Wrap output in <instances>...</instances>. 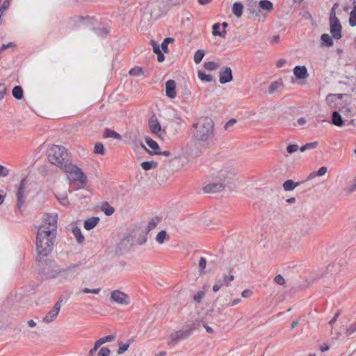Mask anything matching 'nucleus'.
<instances>
[{"mask_svg": "<svg viewBox=\"0 0 356 356\" xmlns=\"http://www.w3.org/2000/svg\"><path fill=\"white\" fill-rule=\"evenodd\" d=\"M243 10V6L241 3L236 2L233 4L232 12L236 17H241Z\"/></svg>", "mask_w": 356, "mask_h": 356, "instance_id": "b1692460", "label": "nucleus"}, {"mask_svg": "<svg viewBox=\"0 0 356 356\" xmlns=\"http://www.w3.org/2000/svg\"><path fill=\"white\" fill-rule=\"evenodd\" d=\"M327 171V169L326 167H325V166L321 167L317 171L311 172L308 175L307 179H312L317 176H319V177L323 176L324 175H325Z\"/></svg>", "mask_w": 356, "mask_h": 356, "instance_id": "c756f323", "label": "nucleus"}, {"mask_svg": "<svg viewBox=\"0 0 356 356\" xmlns=\"http://www.w3.org/2000/svg\"><path fill=\"white\" fill-rule=\"evenodd\" d=\"M94 152L95 154L104 155V147L102 143H96L94 147Z\"/></svg>", "mask_w": 356, "mask_h": 356, "instance_id": "49530a36", "label": "nucleus"}, {"mask_svg": "<svg viewBox=\"0 0 356 356\" xmlns=\"http://www.w3.org/2000/svg\"><path fill=\"white\" fill-rule=\"evenodd\" d=\"M168 6H175L184 3L186 0H166Z\"/></svg>", "mask_w": 356, "mask_h": 356, "instance_id": "603ef678", "label": "nucleus"}, {"mask_svg": "<svg viewBox=\"0 0 356 356\" xmlns=\"http://www.w3.org/2000/svg\"><path fill=\"white\" fill-rule=\"evenodd\" d=\"M220 24L219 23L214 24L212 26V34L213 35H218L221 38H225L226 35V31L222 29L220 31Z\"/></svg>", "mask_w": 356, "mask_h": 356, "instance_id": "cd10ccee", "label": "nucleus"}, {"mask_svg": "<svg viewBox=\"0 0 356 356\" xmlns=\"http://www.w3.org/2000/svg\"><path fill=\"white\" fill-rule=\"evenodd\" d=\"M140 145H141L142 148H143L145 151H147L149 154H163V155H164L165 156H168L170 155V152H168V151H164V152H154L152 153V152H149L148 150V149L143 143H141Z\"/></svg>", "mask_w": 356, "mask_h": 356, "instance_id": "09e8293b", "label": "nucleus"}, {"mask_svg": "<svg viewBox=\"0 0 356 356\" xmlns=\"http://www.w3.org/2000/svg\"><path fill=\"white\" fill-rule=\"evenodd\" d=\"M75 274L76 268L73 266L60 269L56 274H53L52 277L58 276L62 280H71Z\"/></svg>", "mask_w": 356, "mask_h": 356, "instance_id": "f8f14e48", "label": "nucleus"}, {"mask_svg": "<svg viewBox=\"0 0 356 356\" xmlns=\"http://www.w3.org/2000/svg\"><path fill=\"white\" fill-rule=\"evenodd\" d=\"M151 45L152 47L153 51L155 54L160 53V51H161L160 47H159V45L155 41L151 40Z\"/></svg>", "mask_w": 356, "mask_h": 356, "instance_id": "052dcab7", "label": "nucleus"}, {"mask_svg": "<svg viewBox=\"0 0 356 356\" xmlns=\"http://www.w3.org/2000/svg\"><path fill=\"white\" fill-rule=\"evenodd\" d=\"M214 137V122L209 117H200L192 125V138L195 143L209 146Z\"/></svg>", "mask_w": 356, "mask_h": 356, "instance_id": "f03ea898", "label": "nucleus"}, {"mask_svg": "<svg viewBox=\"0 0 356 356\" xmlns=\"http://www.w3.org/2000/svg\"><path fill=\"white\" fill-rule=\"evenodd\" d=\"M321 44L324 47H331L333 44L332 38L326 33H324L321 37Z\"/></svg>", "mask_w": 356, "mask_h": 356, "instance_id": "c85d7f7f", "label": "nucleus"}, {"mask_svg": "<svg viewBox=\"0 0 356 356\" xmlns=\"http://www.w3.org/2000/svg\"><path fill=\"white\" fill-rule=\"evenodd\" d=\"M100 347V345L97 343V341H96L94 347L89 351L88 356H94L96 351L98 350V348Z\"/></svg>", "mask_w": 356, "mask_h": 356, "instance_id": "bf43d9fd", "label": "nucleus"}, {"mask_svg": "<svg viewBox=\"0 0 356 356\" xmlns=\"http://www.w3.org/2000/svg\"><path fill=\"white\" fill-rule=\"evenodd\" d=\"M9 171L7 168L0 165V176L6 177L8 176Z\"/></svg>", "mask_w": 356, "mask_h": 356, "instance_id": "338daca9", "label": "nucleus"}, {"mask_svg": "<svg viewBox=\"0 0 356 356\" xmlns=\"http://www.w3.org/2000/svg\"><path fill=\"white\" fill-rule=\"evenodd\" d=\"M206 266H207V260L204 257H201L200 259H199V262H198V267H199V271L201 274H204L205 273V268H206Z\"/></svg>", "mask_w": 356, "mask_h": 356, "instance_id": "79ce46f5", "label": "nucleus"}, {"mask_svg": "<svg viewBox=\"0 0 356 356\" xmlns=\"http://www.w3.org/2000/svg\"><path fill=\"white\" fill-rule=\"evenodd\" d=\"M170 240V235L166 230H161L156 236L155 241L159 245H163Z\"/></svg>", "mask_w": 356, "mask_h": 356, "instance_id": "412c9836", "label": "nucleus"}, {"mask_svg": "<svg viewBox=\"0 0 356 356\" xmlns=\"http://www.w3.org/2000/svg\"><path fill=\"white\" fill-rule=\"evenodd\" d=\"M204 56V51L202 49H199L195 53L193 56V60L195 63L198 64L202 61Z\"/></svg>", "mask_w": 356, "mask_h": 356, "instance_id": "4c0bfd02", "label": "nucleus"}, {"mask_svg": "<svg viewBox=\"0 0 356 356\" xmlns=\"http://www.w3.org/2000/svg\"><path fill=\"white\" fill-rule=\"evenodd\" d=\"M348 190V192H353L356 191V177L353 179V180L349 185Z\"/></svg>", "mask_w": 356, "mask_h": 356, "instance_id": "680f3d73", "label": "nucleus"}, {"mask_svg": "<svg viewBox=\"0 0 356 356\" xmlns=\"http://www.w3.org/2000/svg\"><path fill=\"white\" fill-rule=\"evenodd\" d=\"M10 1L5 0L3 3V5L0 8L1 12L4 13V11L10 6Z\"/></svg>", "mask_w": 356, "mask_h": 356, "instance_id": "69168bd1", "label": "nucleus"}, {"mask_svg": "<svg viewBox=\"0 0 356 356\" xmlns=\"http://www.w3.org/2000/svg\"><path fill=\"white\" fill-rule=\"evenodd\" d=\"M47 155L49 161L60 168L67 163V153L63 146L56 145L51 146L47 149Z\"/></svg>", "mask_w": 356, "mask_h": 356, "instance_id": "7ed1b4c3", "label": "nucleus"}, {"mask_svg": "<svg viewBox=\"0 0 356 356\" xmlns=\"http://www.w3.org/2000/svg\"><path fill=\"white\" fill-rule=\"evenodd\" d=\"M148 126L152 134L160 136V133L161 132V126L156 116L153 115L149 118Z\"/></svg>", "mask_w": 356, "mask_h": 356, "instance_id": "2eb2a0df", "label": "nucleus"}, {"mask_svg": "<svg viewBox=\"0 0 356 356\" xmlns=\"http://www.w3.org/2000/svg\"><path fill=\"white\" fill-rule=\"evenodd\" d=\"M129 345H130V342L129 341H127L126 343H124L122 341H120L118 343V346H119V348L118 350V355H122L123 354L124 352H126L129 347Z\"/></svg>", "mask_w": 356, "mask_h": 356, "instance_id": "c9c22d12", "label": "nucleus"}, {"mask_svg": "<svg viewBox=\"0 0 356 356\" xmlns=\"http://www.w3.org/2000/svg\"><path fill=\"white\" fill-rule=\"evenodd\" d=\"M161 222V218H159V217H155L152 219H151L146 227H145V229H143L144 232L146 233V234L147 235V234L151 232L152 230L154 229L157 225H159V223Z\"/></svg>", "mask_w": 356, "mask_h": 356, "instance_id": "4be33fe9", "label": "nucleus"}, {"mask_svg": "<svg viewBox=\"0 0 356 356\" xmlns=\"http://www.w3.org/2000/svg\"><path fill=\"white\" fill-rule=\"evenodd\" d=\"M236 123V120L235 119H231L228 122L225 123L224 125V129L228 130L230 127L234 126Z\"/></svg>", "mask_w": 356, "mask_h": 356, "instance_id": "13d9d810", "label": "nucleus"}, {"mask_svg": "<svg viewBox=\"0 0 356 356\" xmlns=\"http://www.w3.org/2000/svg\"><path fill=\"white\" fill-rule=\"evenodd\" d=\"M204 292L202 291H200L193 296V300L196 302L200 303L202 298L204 297Z\"/></svg>", "mask_w": 356, "mask_h": 356, "instance_id": "8fccbe9b", "label": "nucleus"}, {"mask_svg": "<svg viewBox=\"0 0 356 356\" xmlns=\"http://www.w3.org/2000/svg\"><path fill=\"white\" fill-rule=\"evenodd\" d=\"M332 123L337 127H341L343 124V121L340 114L334 111L332 115Z\"/></svg>", "mask_w": 356, "mask_h": 356, "instance_id": "bb28decb", "label": "nucleus"}, {"mask_svg": "<svg viewBox=\"0 0 356 356\" xmlns=\"http://www.w3.org/2000/svg\"><path fill=\"white\" fill-rule=\"evenodd\" d=\"M274 282L280 286H284L286 281L283 276L279 274L275 277Z\"/></svg>", "mask_w": 356, "mask_h": 356, "instance_id": "3c124183", "label": "nucleus"}, {"mask_svg": "<svg viewBox=\"0 0 356 356\" xmlns=\"http://www.w3.org/2000/svg\"><path fill=\"white\" fill-rule=\"evenodd\" d=\"M111 350L108 348H102L99 350L97 356H110Z\"/></svg>", "mask_w": 356, "mask_h": 356, "instance_id": "6e6d98bb", "label": "nucleus"}, {"mask_svg": "<svg viewBox=\"0 0 356 356\" xmlns=\"http://www.w3.org/2000/svg\"><path fill=\"white\" fill-rule=\"evenodd\" d=\"M317 145H318L317 141H314L312 143H306L305 145H302L300 148V152H303L308 149H315L317 147Z\"/></svg>", "mask_w": 356, "mask_h": 356, "instance_id": "ea45409f", "label": "nucleus"}, {"mask_svg": "<svg viewBox=\"0 0 356 356\" xmlns=\"http://www.w3.org/2000/svg\"><path fill=\"white\" fill-rule=\"evenodd\" d=\"M114 339H115V336L108 335V336L104 337L102 338H100L99 339L97 340V343H99L101 346L106 342H110V341H113Z\"/></svg>", "mask_w": 356, "mask_h": 356, "instance_id": "c03bdc74", "label": "nucleus"}, {"mask_svg": "<svg viewBox=\"0 0 356 356\" xmlns=\"http://www.w3.org/2000/svg\"><path fill=\"white\" fill-rule=\"evenodd\" d=\"M197 76L202 81L211 82L213 80L211 75L206 74L204 72L200 70L197 72Z\"/></svg>", "mask_w": 356, "mask_h": 356, "instance_id": "e433bc0d", "label": "nucleus"}, {"mask_svg": "<svg viewBox=\"0 0 356 356\" xmlns=\"http://www.w3.org/2000/svg\"><path fill=\"white\" fill-rule=\"evenodd\" d=\"M280 83H278V82H273L270 84V87H269V90H270V92H274L275 90H276L280 86Z\"/></svg>", "mask_w": 356, "mask_h": 356, "instance_id": "e2e57ef3", "label": "nucleus"}, {"mask_svg": "<svg viewBox=\"0 0 356 356\" xmlns=\"http://www.w3.org/2000/svg\"><path fill=\"white\" fill-rule=\"evenodd\" d=\"M252 294V291L250 289H245L242 291L241 296L245 298H250Z\"/></svg>", "mask_w": 356, "mask_h": 356, "instance_id": "774afa93", "label": "nucleus"}, {"mask_svg": "<svg viewBox=\"0 0 356 356\" xmlns=\"http://www.w3.org/2000/svg\"><path fill=\"white\" fill-rule=\"evenodd\" d=\"M225 187L216 179H212V181L205 184L202 188L205 193H213L223 191Z\"/></svg>", "mask_w": 356, "mask_h": 356, "instance_id": "9b49d317", "label": "nucleus"}, {"mask_svg": "<svg viewBox=\"0 0 356 356\" xmlns=\"http://www.w3.org/2000/svg\"><path fill=\"white\" fill-rule=\"evenodd\" d=\"M233 80L232 69L229 67L222 68L219 72V81L222 84L231 82Z\"/></svg>", "mask_w": 356, "mask_h": 356, "instance_id": "4468645a", "label": "nucleus"}, {"mask_svg": "<svg viewBox=\"0 0 356 356\" xmlns=\"http://www.w3.org/2000/svg\"><path fill=\"white\" fill-rule=\"evenodd\" d=\"M109 300L111 303L120 307H128L131 304L129 294L119 289L111 291Z\"/></svg>", "mask_w": 356, "mask_h": 356, "instance_id": "39448f33", "label": "nucleus"}, {"mask_svg": "<svg viewBox=\"0 0 356 356\" xmlns=\"http://www.w3.org/2000/svg\"><path fill=\"white\" fill-rule=\"evenodd\" d=\"M338 6V3H334L331 8L330 14V33L332 37L337 40L341 38V25L336 16V10Z\"/></svg>", "mask_w": 356, "mask_h": 356, "instance_id": "0eeeda50", "label": "nucleus"}, {"mask_svg": "<svg viewBox=\"0 0 356 356\" xmlns=\"http://www.w3.org/2000/svg\"><path fill=\"white\" fill-rule=\"evenodd\" d=\"M250 196L254 200L260 199L261 197L264 196V188L263 190L257 187L252 188L250 193Z\"/></svg>", "mask_w": 356, "mask_h": 356, "instance_id": "393cba45", "label": "nucleus"}, {"mask_svg": "<svg viewBox=\"0 0 356 356\" xmlns=\"http://www.w3.org/2000/svg\"><path fill=\"white\" fill-rule=\"evenodd\" d=\"M57 199L59 201V202L63 206H68L70 204V202L67 200V194L63 193V194L58 195Z\"/></svg>", "mask_w": 356, "mask_h": 356, "instance_id": "37998d69", "label": "nucleus"}, {"mask_svg": "<svg viewBox=\"0 0 356 356\" xmlns=\"http://www.w3.org/2000/svg\"><path fill=\"white\" fill-rule=\"evenodd\" d=\"M157 166V163L151 161H144L141 163V167L145 170H149L152 168H155Z\"/></svg>", "mask_w": 356, "mask_h": 356, "instance_id": "58836bf2", "label": "nucleus"}, {"mask_svg": "<svg viewBox=\"0 0 356 356\" xmlns=\"http://www.w3.org/2000/svg\"><path fill=\"white\" fill-rule=\"evenodd\" d=\"M356 332V321L350 324L346 330V336H350Z\"/></svg>", "mask_w": 356, "mask_h": 356, "instance_id": "de8ad7c7", "label": "nucleus"}, {"mask_svg": "<svg viewBox=\"0 0 356 356\" xmlns=\"http://www.w3.org/2000/svg\"><path fill=\"white\" fill-rule=\"evenodd\" d=\"M56 213H45L42 216L41 225L38 227L35 236V247L38 259H42L52 251L57 229Z\"/></svg>", "mask_w": 356, "mask_h": 356, "instance_id": "f257e3e1", "label": "nucleus"}, {"mask_svg": "<svg viewBox=\"0 0 356 356\" xmlns=\"http://www.w3.org/2000/svg\"><path fill=\"white\" fill-rule=\"evenodd\" d=\"M103 210L106 216H111L114 213V209L108 204L103 207Z\"/></svg>", "mask_w": 356, "mask_h": 356, "instance_id": "864d4df0", "label": "nucleus"}, {"mask_svg": "<svg viewBox=\"0 0 356 356\" xmlns=\"http://www.w3.org/2000/svg\"><path fill=\"white\" fill-rule=\"evenodd\" d=\"M349 24L351 26H356V5L354 6L353 9L350 13Z\"/></svg>", "mask_w": 356, "mask_h": 356, "instance_id": "a19ab883", "label": "nucleus"}, {"mask_svg": "<svg viewBox=\"0 0 356 356\" xmlns=\"http://www.w3.org/2000/svg\"><path fill=\"white\" fill-rule=\"evenodd\" d=\"M99 221V218L98 217L88 218L84 222V228L87 230H90L97 225Z\"/></svg>", "mask_w": 356, "mask_h": 356, "instance_id": "5701e85b", "label": "nucleus"}, {"mask_svg": "<svg viewBox=\"0 0 356 356\" xmlns=\"http://www.w3.org/2000/svg\"><path fill=\"white\" fill-rule=\"evenodd\" d=\"M26 179H23L21 181L19 187L18 188V192H17V201H18V203H17V206H18L19 209L21 208V207H22V204L24 202L23 197H24V190H25V188H26Z\"/></svg>", "mask_w": 356, "mask_h": 356, "instance_id": "6ab92c4d", "label": "nucleus"}, {"mask_svg": "<svg viewBox=\"0 0 356 356\" xmlns=\"http://www.w3.org/2000/svg\"><path fill=\"white\" fill-rule=\"evenodd\" d=\"M343 114H347L349 116L353 115V109L352 108H344L341 110Z\"/></svg>", "mask_w": 356, "mask_h": 356, "instance_id": "0e129e2a", "label": "nucleus"}, {"mask_svg": "<svg viewBox=\"0 0 356 356\" xmlns=\"http://www.w3.org/2000/svg\"><path fill=\"white\" fill-rule=\"evenodd\" d=\"M148 8L152 18L157 19L168 10V6L163 2H153L149 4Z\"/></svg>", "mask_w": 356, "mask_h": 356, "instance_id": "9d476101", "label": "nucleus"}, {"mask_svg": "<svg viewBox=\"0 0 356 356\" xmlns=\"http://www.w3.org/2000/svg\"><path fill=\"white\" fill-rule=\"evenodd\" d=\"M127 236L131 239V244L134 242H136L139 245H143L147 240L146 233L138 226H134L130 233Z\"/></svg>", "mask_w": 356, "mask_h": 356, "instance_id": "1a4fd4ad", "label": "nucleus"}, {"mask_svg": "<svg viewBox=\"0 0 356 356\" xmlns=\"http://www.w3.org/2000/svg\"><path fill=\"white\" fill-rule=\"evenodd\" d=\"M131 245V239L127 236L124 237L118 244L116 253L122 254L124 250H127Z\"/></svg>", "mask_w": 356, "mask_h": 356, "instance_id": "a211bd4d", "label": "nucleus"}, {"mask_svg": "<svg viewBox=\"0 0 356 356\" xmlns=\"http://www.w3.org/2000/svg\"><path fill=\"white\" fill-rule=\"evenodd\" d=\"M193 329L191 327L182 328L179 330L172 331L167 338V343L169 346H173L182 340H186L191 335Z\"/></svg>", "mask_w": 356, "mask_h": 356, "instance_id": "6e6552de", "label": "nucleus"}, {"mask_svg": "<svg viewBox=\"0 0 356 356\" xmlns=\"http://www.w3.org/2000/svg\"><path fill=\"white\" fill-rule=\"evenodd\" d=\"M299 185L300 182H294L291 179H288L284 182L283 188L286 191H293Z\"/></svg>", "mask_w": 356, "mask_h": 356, "instance_id": "a878e982", "label": "nucleus"}, {"mask_svg": "<svg viewBox=\"0 0 356 356\" xmlns=\"http://www.w3.org/2000/svg\"><path fill=\"white\" fill-rule=\"evenodd\" d=\"M145 142L148 145V146L152 148L153 150H156L159 148L158 143L152 140V138H145Z\"/></svg>", "mask_w": 356, "mask_h": 356, "instance_id": "a18cd8bd", "label": "nucleus"}, {"mask_svg": "<svg viewBox=\"0 0 356 356\" xmlns=\"http://www.w3.org/2000/svg\"><path fill=\"white\" fill-rule=\"evenodd\" d=\"M293 74L297 79H305L309 76L307 70L305 65L296 66L293 69Z\"/></svg>", "mask_w": 356, "mask_h": 356, "instance_id": "f3484780", "label": "nucleus"}, {"mask_svg": "<svg viewBox=\"0 0 356 356\" xmlns=\"http://www.w3.org/2000/svg\"><path fill=\"white\" fill-rule=\"evenodd\" d=\"M100 289H90L88 288H84L81 290V292L84 293L99 294L100 293Z\"/></svg>", "mask_w": 356, "mask_h": 356, "instance_id": "5fc2aeb1", "label": "nucleus"}, {"mask_svg": "<svg viewBox=\"0 0 356 356\" xmlns=\"http://www.w3.org/2000/svg\"><path fill=\"white\" fill-rule=\"evenodd\" d=\"M221 280L223 281V283H225V286H229L230 283L234 280V275L232 270H229L227 274L224 273L222 275Z\"/></svg>", "mask_w": 356, "mask_h": 356, "instance_id": "7c9ffc66", "label": "nucleus"}, {"mask_svg": "<svg viewBox=\"0 0 356 356\" xmlns=\"http://www.w3.org/2000/svg\"><path fill=\"white\" fill-rule=\"evenodd\" d=\"M129 75L134 76H140L144 74V70L142 67L136 66L131 68L129 72Z\"/></svg>", "mask_w": 356, "mask_h": 356, "instance_id": "f704fd0d", "label": "nucleus"}, {"mask_svg": "<svg viewBox=\"0 0 356 356\" xmlns=\"http://www.w3.org/2000/svg\"><path fill=\"white\" fill-rule=\"evenodd\" d=\"M67 175V178L74 182L78 181L81 184L85 183L86 176L82 170L76 165L67 163L62 168Z\"/></svg>", "mask_w": 356, "mask_h": 356, "instance_id": "423d86ee", "label": "nucleus"}, {"mask_svg": "<svg viewBox=\"0 0 356 356\" xmlns=\"http://www.w3.org/2000/svg\"><path fill=\"white\" fill-rule=\"evenodd\" d=\"M176 82L174 80H168L165 83V95L170 99L177 97Z\"/></svg>", "mask_w": 356, "mask_h": 356, "instance_id": "dca6fc26", "label": "nucleus"}, {"mask_svg": "<svg viewBox=\"0 0 356 356\" xmlns=\"http://www.w3.org/2000/svg\"><path fill=\"white\" fill-rule=\"evenodd\" d=\"M60 303L57 302L54 305V307L45 316L43 317L42 321L47 324L54 321L56 318L60 310Z\"/></svg>", "mask_w": 356, "mask_h": 356, "instance_id": "ddd939ff", "label": "nucleus"}, {"mask_svg": "<svg viewBox=\"0 0 356 356\" xmlns=\"http://www.w3.org/2000/svg\"><path fill=\"white\" fill-rule=\"evenodd\" d=\"M23 90L21 86H15L12 90L13 96L17 99H21L23 97Z\"/></svg>", "mask_w": 356, "mask_h": 356, "instance_id": "72a5a7b5", "label": "nucleus"}, {"mask_svg": "<svg viewBox=\"0 0 356 356\" xmlns=\"http://www.w3.org/2000/svg\"><path fill=\"white\" fill-rule=\"evenodd\" d=\"M234 177L232 169L228 167H223L212 175V179H216L225 188L229 186Z\"/></svg>", "mask_w": 356, "mask_h": 356, "instance_id": "20e7f679", "label": "nucleus"}, {"mask_svg": "<svg viewBox=\"0 0 356 356\" xmlns=\"http://www.w3.org/2000/svg\"><path fill=\"white\" fill-rule=\"evenodd\" d=\"M204 67L206 70L209 71H214L218 69L220 67V64L219 63L209 61L205 62L204 63Z\"/></svg>", "mask_w": 356, "mask_h": 356, "instance_id": "473e14b6", "label": "nucleus"}, {"mask_svg": "<svg viewBox=\"0 0 356 356\" xmlns=\"http://www.w3.org/2000/svg\"><path fill=\"white\" fill-rule=\"evenodd\" d=\"M70 229L74 237L76 238V241L79 243H82L84 241V236L82 234L80 228L77 227L76 223H72L70 225Z\"/></svg>", "mask_w": 356, "mask_h": 356, "instance_id": "aec40b11", "label": "nucleus"}, {"mask_svg": "<svg viewBox=\"0 0 356 356\" xmlns=\"http://www.w3.org/2000/svg\"><path fill=\"white\" fill-rule=\"evenodd\" d=\"M298 149V145L296 144L289 145L286 147V151L289 154H293L297 152Z\"/></svg>", "mask_w": 356, "mask_h": 356, "instance_id": "4d7b16f0", "label": "nucleus"}, {"mask_svg": "<svg viewBox=\"0 0 356 356\" xmlns=\"http://www.w3.org/2000/svg\"><path fill=\"white\" fill-rule=\"evenodd\" d=\"M104 136L105 138H113L116 140H121V136L115 132V131L111 130L109 129H106L104 131Z\"/></svg>", "mask_w": 356, "mask_h": 356, "instance_id": "2f4dec72", "label": "nucleus"}]
</instances>
